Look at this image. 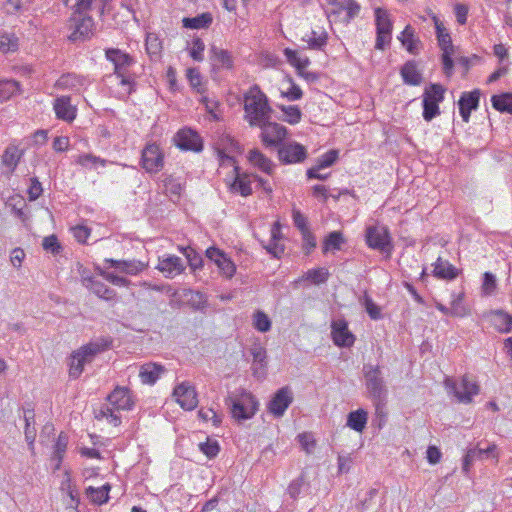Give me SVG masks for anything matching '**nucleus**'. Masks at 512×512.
I'll return each mask as SVG.
<instances>
[{
	"label": "nucleus",
	"mask_w": 512,
	"mask_h": 512,
	"mask_svg": "<svg viewBox=\"0 0 512 512\" xmlns=\"http://www.w3.org/2000/svg\"><path fill=\"white\" fill-rule=\"evenodd\" d=\"M243 111V119L250 127L264 125L273 113L267 95L256 84L243 93Z\"/></svg>",
	"instance_id": "1"
},
{
	"label": "nucleus",
	"mask_w": 512,
	"mask_h": 512,
	"mask_svg": "<svg viewBox=\"0 0 512 512\" xmlns=\"http://www.w3.org/2000/svg\"><path fill=\"white\" fill-rule=\"evenodd\" d=\"M362 371L368 397L373 402L376 414L380 415L383 413L388 396L382 369L379 365L368 363L363 365Z\"/></svg>",
	"instance_id": "2"
},
{
	"label": "nucleus",
	"mask_w": 512,
	"mask_h": 512,
	"mask_svg": "<svg viewBox=\"0 0 512 512\" xmlns=\"http://www.w3.org/2000/svg\"><path fill=\"white\" fill-rule=\"evenodd\" d=\"M111 345V339L101 337L90 341L73 351L69 361L70 377L74 379L80 377L84 371V366L91 363L97 355L110 349Z\"/></svg>",
	"instance_id": "3"
},
{
	"label": "nucleus",
	"mask_w": 512,
	"mask_h": 512,
	"mask_svg": "<svg viewBox=\"0 0 512 512\" xmlns=\"http://www.w3.org/2000/svg\"><path fill=\"white\" fill-rule=\"evenodd\" d=\"M226 401L232 417L238 421L252 418L258 410V401L245 390L234 393Z\"/></svg>",
	"instance_id": "4"
},
{
	"label": "nucleus",
	"mask_w": 512,
	"mask_h": 512,
	"mask_svg": "<svg viewBox=\"0 0 512 512\" xmlns=\"http://www.w3.org/2000/svg\"><path fill=\"white\" fill-rule=\"evenodd\" d=\"M444 385L448 394L453 395L458 402L464 404H470L473 397L478 395L480 391L478 384L468 375H464L458 382L447 377Z\"/></svg>",
	"instance_id": "5"
},
{
	"label": "nucleus",
	"mask_w": 512,
	"mask_h": 512,
	"mask_svg": "<svg viewBox=\"0 0 512 512\" xmlns=\"http://www.w3.org/2000/svg\"><path fill=\"white\" fill-rule=\"evenodd\" d=\"M444 88L440 84H431L423 94V118L431 121L440 114L439 103L444 100Z\"/></svg>",
	"instance_id": "6"
},
{
	"label": "nucleus",
	"mask_w": 512,
	"mask_h": 512,
	"mask_svg": "<svg viewBox=\"0 0 512 512\" xmlns=\"http://www.w3.org/2000/svg\"><path fill=\"white\" fill-rule=\"evenodd\" d=\"M106 59L114 64L115 74L121 79L122 85H129L130 81L125 76V72L130 67L134 60L126 52L117 48H108L105 50Z\"/></svg>",
	"instance_id": "7"
},
{
	"label": "nucleus",
	"mask_w": 512,
	"mask_h": 512,
	"mask_svg": "<svg viewBox=\"0 0 512 512\" xmlns=\"http://www.w3.org/2000/svg\"><path fill=\"white\" fill-rule=\"evenodd\" d=\"M375 21L377 32L375 48L382 50L391 42L392 22L388 12L382 8L375 9Z\"/></svg>",
	"instance_id": "8"
},
{
	"label": "nucleus",
	"mask_w": 512,
	"mask_h": 512,
	"mask_svg": "<svg viewBox=\"0 0 512 512\" xmlns=\"http://www.w3.org/2000/svg\"><path fill=\"white\" fill-rule=\"evenodd\" d=\"M366 243L370 248L381 252L390 253L392 249L389 231L385 226L381 225L367 227Z\"/></svg>",
	"instance_id": "9"
},
{
	"label": "nucleus",
	"mask_w": 512,
	"mask_h": 512,
	"mask_svg": "<svg viewBox=\"0 0 512 512\" xmlns=\"http://www.w3.org/2000/svg\"><path fill=\"white\" fill-rule=\"evenodd\" d=\"M142 167L148 173H157L164 166V155L160 147L155 144H147L142 150Z\"/></svg>",
	"instance_id": "10"
},
{
	"label": "nucleus",
	"mask_w": 512,
	"mask_h": 512,
	"mask_svg": "<svg viewBox=\"0 0 512 512\" xmlns=\"http://www.w3.org/2000/svg\"><path fill=\"white\" fill-rule=\"evenodd\" d=\"M70 29L72 32L69 35V40L84 41L92 35L94 28V21L90 16H73L70 20Z\"/></svg>",
	"instance_id": "11"
},
{
	"label": "nucleus",
	"mask_w": 512,
	"mask_h": 512,
	"mask_svg": "<svg viewBox=\"0 0 512 512\" xmlns=\"http://www.w3.org/2000/svg\"><path fill=\"white\" fill-rule=\"evenodd\" d=\"M261 129V140L266 146L279 145L287 135V129L276 122L268 120L264 125L257 126Z\"/></svg>",
	"instance_id": "12"
},
{
	"label": "nucleus",
	"mask_w": 512,
	"mask_h": 512,
	"mask_svg": "<svg viewBox=\"0 0 512 512\" xmlns=\"http://www.w3.org/2000/svg\"><path fill=\"white\" fill-rule=\"evenodd\" d=\"M328 18L344 13L343 21L349 22L360 11V5L354 0H328Z\"/></svg>",
	"instance_id": "13"
},
{
	"label": "nucleus",
	"mask_w": 512,
	"mask_h": 512,
	"mask_svg": "<svg viewBox=\"0 0 512 512\" xmlns=\"http://www.w3.org/2000/svg\"><path fill=\"white\" fill-rule=\"evenodd\" d=\"M173 396L177 403L185 410H193L197 407L198 398L195 388L188 382H183L174 388Z\"/></svg>",
	"instance_id": "14"
},
{
	"label": "nucleus",
	"mask_w": 512,
	"mask_h": 512,
	"mask_svg": "<svg viewBox=\"0 0 512 512\" xmlns=\"http://www.w3.org/2000/svg\"><path fill=\"white\" fill-rule=\"evenodd\" d=\"M293 401V394L289 387L280 388L268 404V411L275 417L284 415L286 409Z\"/></svg>",
	"instance_id": "15"
},
{
	"label": "nucleus",
	"mask_w": 512,
	"mask_h": 512,
	"mask_svg": "<svg viewBox=\"0 0 512 512\" xmlns=\"http://www.w3.org/2000/svg\"><path fill=\"white\" fill-rule=\"evenodd\" d=\"M279 159L286 164L299 163L307 156L306 148L296 142L282 145L278 150Z\"/></svg>",
	"instance_id": "16"
},
{
	"label": "nucleus",
	"mask_w": 512,
	"mask_h": 512,
	"mask_svg": "<svg viewBox=\"0 0 512 512\" xmlns=\"http://www.w3.org/2000/svg\"><path fill=\"white\" fill-rule=\"evenodd\" d=\"M107 400L116 410H131L135 404L131 391L126 387L117 386Z\"/></svg>",
	"instance_id": "17"
},
{
	"label": "nucleus",
	"mask_w": 512,
	"mask_h": 512,
	"mask_svg": "<svg viewBox=\"0 0 512 512\" xmlns=\"http://www.w3.org/2000/svg\"><path fill=\"white\" fill-rule=\"evenodd\" d=\"M174 140L176 145L182 150L199 152L203 148L200 136L191 129L178 131Z\"/></svg>",
	"instance_id": "18"
},
{
	"label": "nucleus",
	"mask_w": 512,
	"mask_h": 512,
	"mask_svg": "<svg viewBox=\"0 0 512 512\" xmlns=\"http://www.w3.org/2000/svg\"><path fill=\"white\" fill-rule=\"evenodd\" d=\"M332 339L335 345L339 347H350L354 344L355 337L349 331L345 320H336L331 325Z\"/></svg>",
	"instance_id": "19"
},
{
	"label": "nucleus",
	"mask_w": 512,
	"mask_h": 512,
	"mask_svg": "<svg viewBox=\"0 0 512 512\" xmlns=\"http://www.w3.org/2000/svg\"><path fill=\"white\" fill-rule=\"evenodd\" d=\"M157 269L162 272L166 278H174L184 271V265L180 257L164 255L159 257Z\"/></svg>",
	"instance_id": "20"
},
{
	"label": "nucleus",
	"mask_w": 512,
	"mask_h": 512,
	"mask_svg": "<svg viewBox=\"0 0 512 512\" xmlns=\"http://www.w3.org/2000/svg\"><path fill=\"white\" fill-rule=\"evenodd\" d=\"M53 109L56 117L66 122H72L77 115V108L71 104L69 96L57 97L54 100Z\"/></svg>",
	"instance_id": "21"
},
{
	"label": "nucleus",
	"mask_w": 512,
	"mask_h": 512,
	"mask_svg": "<svg viewBox=\"0 0 512 512\" xmlns=\"http://www.w3.org/2000/svg\"><path fill=\"white\" fill-rule=\"evenodd\" d=\"M250 354L252 355V369L253 374L257 378H264L266 375L267 368V353L266 349L256 343L250 348Z\"/></svg>",
	"instance_id": "22"
},
{
	"label": "nucleus",
	"mask_w": 512,
	"mask_h": 512,
	"mask_svg": "<svg viewBox=\"0 0 512 512\" xmlns=\"http://www.w3.org/2000/svg\"><path fill=\"white\" fill-rule=\"evenodd\" d=\"M479 90L464 92L458 102L459 112L464 122H468L472 110L477 109L479 104Z\"/></svg>",
	"instance_id": "23"
},
{
	"label": "nucleus",
	"mask_w": 512,
	"mask_h": 512,
	"mask_svg": "<svg viewBox=\"0 0 512 512\" xmlns=\"http://www.w3.org/2000/svg\"><path fill=\"white\" fill-rule=\"evenodd\" d=\"M82 284L99 298L112 300L116 296L113 289L94 277L82 275Z\"/></svg>",
	"instance_id": "24"
},
{
	"label": "nucleus",
	"mask_w": 512,
	"mask_h": 512,
	"mask_svg": "<svg viewBox=\"0 0 512 512\" xmlns=\"http://www.w3.org/2000/svg\"><path fill=\"white\" fill-rule=\"evenodd\" d=\"M165 372L163 365L149 362L140 367L139 378L143 384L154 385Z\"/></svg>",
	"instance_id": "25"
},
{
	"label": "nucleus",
	"mask_w": 512,
	"mask_h": 512,
	"mask_svg": "<svg viewBox=\"0 0 512 512\" xmlns=\"http://www.w3.org/2000/svg\"><path fill=\"white\" fill-rule=\"evenodd\" d=\"M496 451V445L495 444H492V445H489L487 448H472V449H469L464 458H463V465H462V470L464 473H468L469 472V469H470V466L473 464V462L476 460V459H481L483 458L484 456L486 457H493V458H497L498 455L495 453Z\"/></svg>",
	"instance_id": "26"
},
{
	"label": "nucleus",
	"mask_w": 512,
	"mask_h": 512,
	"mask_svg": "<svg viewBox=\"0 0 512 512\" xmlns=\"http://www.w3.org/2000/svg\"><path fill=\"white\" fill-rule=\"evenodd\" d=\"M105 262L110 264V267H114L119 272L129 275H137L146 268V264L139 260L105 259Z\"/></svg>",
	"instance_id": "27"
},
{
	"label": "nucleus",
	"mask_w": 512,
	"mask_h": 512,
	"mask_svg": "<svg viewBox=\"0 0 512 512\" xmlns=\"http://www.w3.org/2000/svg\"><path fill=\"white\" fill-rule=\"evenodd\" d=\"M491 325L499 333H509L512 329V315L503 310H494L488 314Z\"/></svg>",
	"instance_id": "28"
},
{
	"label": "nucleus",
	"mask_w": 512,
	"mask_h": 512,
	"mask_svg": "<svg viewBox=\"0 0 512 512\" xmlns=\"http://www.w3.org/2000/svg\"><path fill=\"white\" fill-rule=\"evenodd\" d=\"M271 238L268 244L264 245V248L269 254L275 258H280L284 253V246L279 243L281 237L280 224L275 222L272 224L270 229Z\"/></svg>",
	"instance_id": "29"
},
{
	"label": "nucleus",
	"mask_w": 512,
	"mask_h": 512,
	"mask_svg": "<svg viewBox=\"0 0 512 512\" xmlns=\"http://www.w3.org/2000/svg\"><path fill=\"white\" fill-rule=\"evenodd\" d=\"M249 162L254 167L258 168L264 173L271 174L274 168L272 161L267 158L260 150L252 149L247 156Z\"/></svg>",
	"instance_id": "30"
},
{
	"label": "nucleus",
	"mask_w": 512,
	"mask_h": 512,
	"mask_svg": "<svg viewBox=\"0 0 512 512\" xmlns=\"http://www.w3.org/2000/svg\"><path fill=\"white\" fill-rule=\"evenodd\" d=\"M23 156V151L18 146L10 144L4 150L1 158L2 164L7 167L11 172L14 171Z\"/></svg>",
	"instance_id": "31"
},
{
	"label": "nucleus",
	"mask_w": 512,
	"mask_h": 512,
	"mask_svg": "<svg viewBox=\"0 0 512 512\" xmlns=\"http://www.w3.org/2000/svg\"><path fill=\"white\" fill-rule=\"evenodd\" d=\"M368 421V413L364 409L360 408L356 411H352L347 416L346 425L356 432H362Z\"/></svg>",
	"instance_id": "32"
},
{
	"label": "nucleus",
	"mask_w": 512,
	"mask_h": 512,
	"mask_svg": "<svg viewBox=\"0 0 512 512\" xmlns=\"http://www.w3.org/2000/svg\"><path fill=\"white\" fill-rule=\"evenodd\" d=\"M86 83L84 77L76 74H65L62 75L56 82V87L60 89H69L79 91Z\"/></svg>",
	"instance_id": "33"
},
{
	"label": "nucleus",
	"mask_w": 512,
	"mask_h": 512,
	"mask_svg": "<svg viewBox=\"0 0 512 512\" xmlns=\"http://www.w3.org/2000/svg\"><path fill=\"white\" fill-rule=\"evenodd\" d=\"M401 76L404 83L417 86L422 82V75L417 69V65L413 61H408L401 68Z\"/></svg>",
	"instance_id": "34"
},
{
	"label": "nucleus",
	"mask_w": 512,
	"mask_h": 512,
	"mask_svg": "<svg viewBox=\"0 0 512 512\" xmlns=\"http://www.w3.org/2000/svg\"><path fill=\"white\" fill-rule=\"evenodd\" d=\"M433 266V275L437 278L452 280L457 277L456 268L448 261L442 260L440 257L436 260Z\"/></svg>",
	"instance_id": "35"
},
{
	"label": "nucleus",
	"mask_w": 512,
	"mask_h": 512,
	"mask_svg": "<svg viewBox=\"0 0 512 512\" xmlns=\"http://www.w3.org/2000/svg\"><path fill=\"white\" fill-rule=\"evenodd\" d=\"M110 490L111 486L108 483L98 488L89 486L86 488V495L92 503L102 505L108 502Z\"/></svg>",
	"instance_id": "36"
},
{
	"label": "nucleus",
	"mask_w": 512,
	"mask_h": 512,
	"mask_svg": "<svg viewBox=\"0 0 512 512\" xmlns=\"http://www.w3.org/2000/svg\"><path fill=\"white\" fill-rule=\"evenodd\" d=\"M61 490L66 492L67 496L70 498L69 503H67V508L77 510L80 503L79 493L76 486L72 484L70 475L68 473L65 474V478L61 483Z\"/></svg>",
	"instance_id": "37"
},
{
	"label": "nucleus",
	"mask_w": 512,
	"mask_h": 512,
	"mask_svg": "<svg viewBox=\"0 0 512 512\" xmlns=\"http://www.w3.org/2000/svg\"><path fill=\"white\" fill-rule=\"evenodd\" d=\"M398 39L401 41L402 45L406 47L408 52L411 54L418 53L420 41L415 38L414 31L410 25L405 27Z\"/></svg>",
	"instance_id": "38"
},
{
	"label": "nucleus",
	"mask_w": 512,
	"mask_h": 512,
	"mask_svg": "<svg viewBox=\"0 0 512 512\" xmlns=\"http://www.w3.org/2000/svg\"><path fill=\"white\" fill-rule=\"evenodd\" d=\"M24 420H25V439L28 443L29 449L31 452H34V442L36 438V429H35V421H34V413L33 411L27 410L24 412Z\"/></svg>",
	"instance_id": "39"
},
{
	"label": "nucleus",
	"mask_w": 512,
	"mask_h": 512,
	"mask_svg": "<svg viewBox=\"0 0 512 512\" xmlns=\"http://www.w3.org/2000/svg\"><path fill=\"white\" fill-rule=\"evenodd\" d=\"M307 47L314 50H321L327 44V33L325 31H311L302 37Z\"/></svg>",
	"instance_id": "40"
},
{
	"label": "nucleus",
	"mask_w": 512,
	"mask_h": 512,
	"mask_svg": "<svg viewBox=\"0 0 512 512\" xmlns=\"http://www.w3.org/2000/svg\"><path fill=\"white\" fill-rule=\"evenodd\" d=\"M19 48V38L15 33L4 32L0 34V52L3 54L16 52Z\"/></svg>",
	"instance_id": "41"
},
{
	"label": "nucleus",
	"mask_w": 512,
	"mask_h": 512,
	"mask_svg": "<svg viewBox=\"0 0 512 512\" xmlns=\"http://www.w3.org/2000/svg\"><path fill=\"white\" fill-rule=\"evenodd\" d=\"M230 188L233 192L239 193L242 196L250 195L252 193L250 176L247 174L237 173Z\"/></svg>",
	"instance_id": "42"
},
{
	"label": "nucleus",
	"mask_w": 512,
	"mask_h": 512,
	"mask_svg": "<svg viewBox=\"0 0 512 512\" xmlns=\"http://www.w3.org/2000/svg\"><path fill=\"white\" fill-rule=\"evenodd\" d=\"M212 21L213 18L210 13H202L193 18H183L182 23L185 28L201 29L209 27Z\"/></svg>",
	"instance_id": "43"
},
{
	"label": "nucleus",
	"mask_w": 512,
	"mask_h": 512,
	"mask_svg": "<svg viewBox=\"0 0 512 512\" xmlns=\"http://www.w3.org/2000/svg\"><path fill=\"white\" fill-rule=\"evenodd\" d=\"M68 445V437L64 433H60L54 446V454L52 460L55 461V469H59L62 463L63 456L66 452Z\"/></svg>",
	"instance_id": "44"
},
{
	"label": "nucleus",
	"mask_w": 512,
	"mask_h": 512,
	"mask_svg": "<svg viewBox=\"0 0 512 512\" xmlns=\"http://www.w3.org/2000/svg\"><path fill=\"white\" fill-rule=\"evenodd\" d=\"M492 106L500 111L512 114V93L494 95L491 98Z\"/></svg>",
	"instance_id": "45"
},
{
	"label": "nucleus",
	"mask_w": 512,
	"mask_h": 512,
	"mask_svg": "<svg viewBox=\"0 0 512 512\" xmlns=\"http://www.w3.org/2000/svg\"><path fill=\"white\" fill-rule=\"evenodd\" d=\"M284 55L286 57L287 62L296 68V70H301V68H307L310 64V60L306 56H301L296 50L286 48L284 50Z\"/></svg>",
	"instance_id": "46"
},
{
	"label": "nucleus",
	"mask_w": 512,
	"mask_h": 512,
	"mask_svg": "<svg viewBox=\"0 0 512 512\" xmlns=\"http://www.w3.org/2000/svg\"><path fill=\"white\" fill-rule=\"evenodd\" d=\"M145 46L150 57L158 58L160 56L162 51V42L156 33H147Z\"/></svg>",
	"instance_id": "47"
},
{
	"label": "nucleus",
	"mask_w": 512,
	"mask_h": 512,
	"mask_svg": "<svg viewBox=\"0 0 512 512\" xmlns=\"http://www.w3.org/2000/svg\"><path fill=\"white\" fill-rule=\"evenodd\" d=\"M76 163L87 169L96 168L98 165L105 167L107 160L93 154H81L77 157Z\"/></svg>",
	"instance_id": "48"
},
{
	"label": "nucleus",
	"mask_w": 512,
	"mask_h": 512,
	"mask_svg": "<svg viewBox=\"0 0 512 512\" xmlns=\"http://www.w3.org/2000/svg\"><path fill=\"white\" fill-rule=\"evenodd\" d=\"M280 110L283 112V120L289 124L295 125L301 121L302 112L296 105H282Z\"/></svg>",
	"instance_id": "49"
},
{
	"label": "nucleus",
	"mask_w": 512,
	"mask_h": 512,
	"mask_svg": "<svg viewBox=\"0 0 512 512\" xmlns=\"http://www.w3.org/2000/svg\"><path fill=\"white\" fill-rule=\"evenodd\" d=\"M213 61L221 67L231 68L233 65L232 58L228 51L219 49L215 46L211 48Z\"/></svg>",
	"instance_id": "50"
},
{
	"label": "nucleus",
	"mask_w": 512,
	"mask_h": 512,
	"mask_svg": "<svg viewBox=\"0 0 512 512\" xmlns=\"http://www.w3.org/2000/svg\"><path fill=\"white\" fill-rule=\"evenodd\" d=\"M433 20L435 23V28L437 32V39L439 42V46L441 50H444V48L452 49V41L450 35L445 32V28L442 26V24L439 22L438 18L436 16H433Z\"/></svg>",
	"instance_id": "51"
},
{
	"label": "nucleus",
	"mask_w": 512,
	"mask_h": 512,
	"mask_svg": "<svg viewBox=\"0 0 512 512\" xmlns=\"http://www.w3.org/2000/svg\"><path fill=\"white\" fill-rule=\"evenodd\" d=\"M95 417L98 420L105 419L109 424L118 426L121 423L120 417L109 406L101 407L96 413Z\"/></svg>",
	"instance_id": "52"
},
{
	"label": "nucleus",
	"mask_w": 512,
	"mask_h": 512,
	"mask_svg": "<svg viewBox=\"0 0 512 512\" xmlns=\"http://www.w3.org/2000/svg\"><path fill=\"white\" fill-rule=\"evenodd\" d=\"M179 250L184 254L186 257L189 266L191 269L196 270L200 267H202V257L199 253H197L193 248L191 247H179Z\"/></svg>",
	"instance_id": "53"
},
{
	"label": "nucleus",
	"mask_w": 512,
	"mask_h": 512,
	"mask_svg": "<svg viewBox=\"0 0 512 512\" xmlns=\"http://www.w3.org/2000/svg\"><path fill=\"white\" fill-rule=\"evenodd\" d=\"M253 326L259 332H267L271 329V320L263 311H256L253 315Z\"/></svg>",
	"instance_id": "54"
},
{
	"label": "nucleus",
	"mask_w": 512,
	"mask_h": 512,
	"mask_svg": "<svg viewBox=\"0 0 512 512\" xmlns=\"http://www.w3.org/2000/svg\"><path fill=\"white\" fill-rule=\"evenodd\" d=\"M19 85L14 80L0 81V102L9 99L18 91Z\"/></svg>",
	"instance_id": "55"
},
{
	"label": "nucleus",
	"mask_w": 512,
	"mask_h": 512,
	"mask_svg": "<svg viewBox=\"0 0 512 512\" xmlns=\"http://www.w3.org/2000/svg\"><path fill=\"white\" fill-rule=\"evenodd\" d=\"M63 4L74 10L75 14H82L91 9L93 0H61Z\"/></svg>",
	"instance_id": "56"
},
{
	"label": "nucleus",
	"mask_w": 512,
	"mask_h": 512,
	"mask_svg": "<svg viewBox=\"0 0 512 512\" xmlns=\"http://www.w3.org/2000/svg\"><path fill=\"white\" fill-rule=\"evenodd\" d=\"M200 102L205 106L207 113L210 114L214 120L220 119V113L218 110L220 103L218 100L209 98L208 96H202Z\"/></svg>",
	"instance_id": "57"
},
{
	"label": "nucleus",
	"mask_w": 512,
	"mask_h": 512,
	"mask_svg": "<svg viewBox=\"0 0 512 512\" xmlns=\"http://www.w3.org/2000/svg\"><path fill=\"white\" fill-rule=\"evenodd\" d=\"M329 273L325 268L311 269L307 271L305 278L314 284H321L327 281Z\"/></svg>",
	"instance_id": "58"
},
{
	"label": "nucleus",
	"mask_w": 512,
	"mask_h": 512,
	"mask_svg": "<svg viewBox=\"0 0 512 512\" xmlns=\"http://www.w3.org/2000/svg\"><path fill=\"white\" fill-rule=\"evenodd\" d=\"M99 274L108 282L115 286L119 287H127L130 284V281L122 276L116 275L112 272L105 271L103 269L98 268Z\"/></svg>",
	"instance_id": "59"
},
{
	"label": "nucleus",
	"mask_w": 512,
	"mask_h": 512,
	"mask_svg": "<svg viewBox=\"0 0 512 512\" xmlns=\"http://www.w3.org/2000/svg\"><path fill=\"white\" fill-rule=\"evenodd\" d=\"M343 241L344 239L340 232H331L324 242V252L329 251L330 249L339 250Z\"/></svg>",
	"instance_id": "60"
},
{
	"label": "nucleus",
	"mask_w": 512,
	"mask_h": 512,
	"mask_svg": "<svg viewBox=\"0 0 512 512\" xmlns=\"http://www.w3.org/2000/svg\"><path fill=\"white\" fill-rule=\"evenodd\" d=\"M497 287V281L494 274L485 272L483 275L482 290L485 295H492Z\"/></svg>",
	"instance_id": "61"
},
{
	"label": "nucleus",
	"mask_w": 512,
	"mask_h": 512,
	"mask_svg": "<svg viewBox=\"0 0 512 512\" xmlns=\"http://www.w3.org/2000/svg\"><path fill=\"white\" fill-rule=\"evenodd\" d=\"M299 444L305 450L306 453L310 454L315 448V439L311 433H301L297 437Z\"/></svg>",
	"instance_id": "62"
},
{
	"label": "nucleus",
	"mask_w": 512,
	"mask_h": 512,
	"mask_svg": "<svg viewBox=\"0 0 512 512\" xmlns=\"http://www.w3.org/2000/svg\"><path fill=\"white\" fill-rule=\"evenodd\" d=\"M199 417L208 422L211 421L214 426L220 425L222 419L221 416L212 408L200 409L198 412Z\"/></svg>",
	"instance_id": "63"
},
{
	"label": "nucleus",
	"mask_w": 512,
	"mask_h": 512,
	"mask_svg": "<svg viewBox=\"0 0 512 512\" xmlns=\"http://www.w3.org/2000/svg\"><path fill=\"white\" fill-rule=\"evenodd\" d=\"M205 50V44L200 38H195L192 41V46L190 49V56L195 61H202L203 60V52Z\"/></svg>",
	"instance_id": "64"
}]
</instances>
